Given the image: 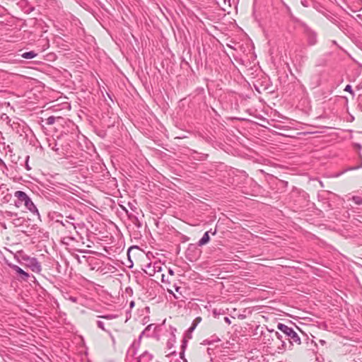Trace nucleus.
<instances>
[{"label":"nucleus","instance_id":"21","mask_svg":"<svg viewBox=\"0 0 362 362\" xmlns=\"http://www.w3.org/2000/svg\"><path fill=\"white\" fill-rule=\"evenodd\" d=\"M96 323H97V326L100 329H101L102 330H103L105 332H107V330L105 328V324L103 321L98 320Z\"/></svg>","mask_w":362,"mask_h":362},{"label":"nucleus","instance_id":"22","mask_svg":"<svg viewBox=\"0 0 362 362\" xmlns=\"http://www.w3.org/2000/svg\"><path fill=\"white\" fill-rule=\"evenodd\" d=\"M187 340L184 338L182 339V345H181V349H182V353H181V356L183 354L184 351H185V349H186L187 347Z\"/></svg>","mask_w":362,"mask_h":362},{"label":"nucleus","instance_id":"16","mask_svg":"<svg viewBox=\"0 0 362 362\" xmlns=\"http://www.w3.org/2000/svg\"><path fill=\"white\" fill-rule=\"evenodd\" d=\"M49 147L54 151H57L59 150L57 148V144L54 139L49 140Z\"/></svg>","mask_w":362,"mask_h":362},{"label":"nucleus","instance_id":"3","mask_svg":"<svg viewBox=\"0 0 362 362\" xmlns=\"http://www.w3.org/2000/svg\"><path fill=\"white\" fill-rule=\"evenodd\" d=\"M198 245L189 244L185 252L186 258L190 262L197 260L202 254V251L198 248Z\"/></svg>","mask_w":362,"mask_h":362},{"label":"nucleus","instance_id":"4","mask_svg":"<svg viewBox=\"0 0 362 362\" xmlns=\"http://www.w3.org/2000/svg\"><path fill=\"white\" fill-rule=\"evenodd\" d=\"M25 265L29 267L33 272L40 273L42 270L41 264L35 257H30L28 255L22 257Z\"/></svg>","mask_w":362,"mask_h":362},{"label":"nucleus","instance_id":"5","mask_svg":"<svg viewBox=\"0 0 362 362\" xmlns=\"http://www.w3.org/2000/svg\"><path fill=\"white\" fill-rule=\"evenodd\" d=\"M302 26L303 28V33L307 37L308 45L310 46L315 45L317 42L316 32L305 23L302 24Z\"/></svg>","mask_w":362,"mask_h":362},{"label":"nucleus","instance_id":"7","mask_svg":"<svg viewBox=\"0 0 362 362\" xmlns=\"http://www.w3.org/2000/svg\"><path fill=\"white\" fill-rule=\"evenodd\" d=\"M144 272L150 276H153L156 272L161 271V267L159 263H149L146 266V269H144Z\"/></svg>","mask_w":362,"mask_h":362},{"label":"nucleus","instance_id":"30","mask_svg":"<svg viewBox=\"0 0 362 362\" xmlns=\"http://www.w3.org/2000/svg\"><path fill=\"white\" fill-rule=\"evenodd\" d=\"M180 290H181V288H180V287H179V286H176V287H175V291H176L177 292L180 293H181V292H180Z\"/></svg>","mask_w":362,"mask_h":362},{"label":"nucleus","instance_id":"28","mask_svg":"<svg viewBox=\"0 0 362 362\" xmlns=\"http://www.w3.org/2000/svg\"><path fill=\"white\" fill-rule=\"evenodd\" d=\"M224 320H225V322H226V323H228V324H230V319H229L228 317H224Z\"/></svg>","mask_w":362,"mask_h":362},{"label":"nucleus","instance_id":"9","mask_svg":"<svg viewBox=\"0 0 362 362\" xmlns=\"http://www.w3.org/2000/svg\"><path fill=\"white\" fill-rule=\"evenodd\" d=\"M269 337H271L272 341L274 342V346L276 345L278 342L284 339L280 333L273 330L269 331Z\"/></svg>","mask_w":362,"mask_h":362},{"label":"nucleus","instance_id":"6","mask_svg":"<svg viewBox=\"0 0 362 362\" xmlns=\"http://www.w3.org/2000/svg\"><path fill=\"white\" fill-rule=\"evenodd\" d=\"M0 197L3 204L8 203L12 199V194L6 184L0 185Z\"/></svg>","mask_w":362,"mask_h":362},{"label":"nucleus","instance_id":"26","mask_svg":"<svg viewBox=\"0 0 362 362\" xmlns=\"http://www.w3.org/2000/svg\"><path fill=\"white\" fill-rule=\"evenodd\" d=\"M28 159H29V156H27L26 157V160H25V168H26V169L28 170H30L31 168H30V167L28 165Z\"/></svg>","mask_w":362,"mask_h":362},{"label":"nucleus","instance_id":"15","mask_svg":"<svg viewBox=\"0 0 362 362\" xmlns=\"http://www.w3.org/2000/svg\"><path fill=\"white\" fill-rule=\"evenodd\" d=\"M153 327V324L148 325L144 330L141 333L139 336V339H141L144 335H146L147 337L150 336L148 332L151 331V328Z\"/></svg>","mask_w":362,"mask_h":362},{"label":"nucleus","instance_id":"11","mask_svg":"<svg viewBox=\"0 0 362 362\" xmlns=\"http://www.w3.org/2000/svg\"><path fill=\"white\" fill-rule=\"evenodd\" d=\"M286 339L278 342V344L276 345H275L274 346H276V351L279 353V354H282L284 353L286 349H288V344H286Z\"/></svg>","mask_w":362,"mask_h":362},{"label":"nucleus","instance_id":"32","mask_svg":"<svg viewBox=\"0 0 362 362\" xmlns=\"http://www.w3.org/2000/svg\"><path fill=\"white\" fill-rule=\"evenodd\" d=\"M134 305V301H132V302L130 303V307H132V308Z\"/></svg>","mask_w":362,"mask_h":362},{"label":"nucleus","instance_id":"29","mask_svg":"<svg viewBox=\"0 0 362 362\" xmlns=\"http://www.w3.org/2000/svg\"><path fill=\"white\" fill-rule=\"evenodd\" d=\"M195 327H196V325H194L192 327H191L190 328H189V330H188V331H189V332H192V331L194 329Z\"/></svg>","mask_w":362,"mask_h":362},{"label":"nucleus","instance_id":"19","mask_svg":"<svg viewBox=\"0 0 362 362\" xmlns=\"http://www.w3.org/2000/svg\"><path fill=\"white\" fill-rule=\"evenodd\" d=\"M312 0H301L300 4L304 7H309L312 4Z\"/></svg>","mask_w":362,"mask_h":362},{"label":"nucleus","instance_id":"1","mask_svg":"<svg viewBox=\"0 0 362 362\" xmlns=\"http://www.w3.org/2000/svg\"><path fill=\"white\" fill-rule=\"evenodd\" d=\"M277 329L282 332L285 334L286 339L288 340V350L293 349V344H300V338L292 327L279 322L277 325Z\"/></svg>","mask_w":362,"mask_h":362},{"label":"nucleus","instance_id":"12","mask_svg":"<svg viewBox=\"0 0 362 362\" xmlns=\"http://www.w3.org/2000/svg\"><path fill=\"white\" fill-rule=\"evenodd\" d=\"M209 240H210V237L209 235V231H206V233H204L202 238L199 240L198 245L199 246L204 245L209 243Z\"/></svg>","mask_w":362,"mask_h":362},{"label":"nucleus","instance_id":"2","mask_svg":"<svg viewBox=\"0 0 362 362\" xmlns=\"http://www.w3.org/2000/svg\"><path fill=\"white\" fill-rule=\"evenodd\" d=\"M14 196L18 199L20 204H23L25 208L32 214L40 216V213L31 199L23 191H16Z\"/></svg>","mask_w":362,"mask_h":362},{"label":"nucleus","instance_id":"24","mask_svg":"<svg viewBox=\"0 0 362 362\" xmlns=\"http://www.w3.org/2000/svg\"><path fill=\"white\" fill-rule=\"evenodd\" d=\"M61 223L64 226H66V228H68L69 226H73L74 228H76V227L74 226V224L72 223H70L69 221H68L67 220L65 221V223L64 222H61Z\"/></svg>","mask_w":362,"mask_h":362},{"label":"nucleus","instance_id":"18","mask_svg":"<svg viewBox=\"0 0 362 362\" xmlns=\"http://www.w3.org/2000/svg\"><path fill=\"white\" fill-rule=\"evenodd\" d=\"M3 146H4V148L6 151V155L7 156L9 153V156L11 158L13 156V154H12L13 151H12L11 146L9 145H8L6 147L4 144H3Z\"/></svg>","mask_w":362,"mask_h":362},{"label":"nucleus","instance_id":"14","mask_svg":"<svg viewBox=\"0 0 362 362\" xmlns=\"http://www.w3.org/2000/svg\"><path fill=\"white\" fill-rule=\"evenodd\" d=\"M62 119V118L61 117L50 116L46 119L45 123L47 125H52L56 122V120H60Z\"/></svg>","mask_w":362,"mask_h":362},{"label":"nucleus","instance_id":"20","mask_svg":"<svg viewBox=\"0 0 362 362\" xmlns=\"http://www.w3.org/2000/svg\"><path fill=\"white\" fill-rule=\"evenodd\" d=\"M117 317V316L116 315H112V314L100 316V317L106 319V320H113V319H115Z\"/></svg>","mask_w":362,"mask_h":362},{"label":"nucleus","instance_id":"33","mask_svg":"<svg viewBox=\"0 0 362 362\" xmlns=\"http://www.w3.org/2000/svg\"><path fill=\"white\" fill-rule=\"evenodd\" d=\"M68 218H71V219H74V218H73V217H71V216H68Z\"/></svg>","mask_w":362,"mask_h":362},{"label":"nucleus","instance_id":"25","mask_svg":"<svg viewBox=\"0 0 362 362\" xmlns=\"http://www.w3.org/2000/svg\"><path fill=\"white\" fill-rule=\"evenodd\" d=\"M267 336H264V339H265V341H264V344H267L268 345H271L272 344V339L271 337L269 336L268 338H267Z\"/></svg>","mask_w":362,"mask_h":362},{"label":"nucleus","instance_id":"27","mask_svg":"<svg viewBox=\"0 0 362 362\" xmlns=\"http://www.w3.org/2000/svg\"><path fill=\"white\" fill-rule=\"evenodd\" d=\"M319 343L322 346L326 344V341L324 339H320Z\"/></svg>","mask_w":362,"mask_h":362},{"label":"nucleus","instance_id":"17","mask_svg":"<svg viewBox=\"0 0 362 362\" xmlns=\"http://www.w3.org/2000/svg\"><path fill=\"white\" fill-rule=\"evenodd\" d=\"M351 199L357 205L362 204V197L360 196H353Z\"/></svg>","mask_w":362,"mask_h":362},{"label":"nucleus","instance_id":"8","mask_svg":"<svg viewBox=\"0 0 362 362\" xmlns=\"http://www.w3.org/2000/svg\"><path fill=\"white\" fill-rule=\"evenodd\" d=\"M8 266L10 268H11L13 270H14L18 274H19V276L23 280H26L28 278L29 274L27 272H25V271H23L18 266H17L16 264H8Z\"/></svg>","mask_w":362,"mask_h":362},{"label":"nucleus","instance_id":"10","mask_svg":"<svg viewBox=\"0 0 362 362\" xmlns=\"http://www.w3.org/2000/svg\"><path fill=\"white\" fill-rule=\"evenodd\" d=\"M153 359V355L148 351H144L137 359V362H151Z\"/></svg>","mask_w":362,"mask_h":362},{"label":"nucleus","instance_id":"31","mask_svg":"<svg viewBox=\"0 0 362 362\" xmlns=\"http://www.w3.org/2000/svg\"><path fill=\"white\" fill-rule=\"evenodd\" d=\"M169 274L173 275L174 273H173V271L172 269H169Z\"/></svg>","mask_w":362,"mask_h":362},{"label":"nucleus","instance_id":"23","mask_svg":"<svg viewBox=\"0 0 362 362\" xmlns=\"http://www.w3.org/2000/svg\"><path fill=\"white\" fill-rule=\"evenodd\" d=\"M344 90L350 93L351 95H354V91L352 90V87L351 85L348 84L346 86Z\"/></svg>","mask_w":362,"mask_h":362},{"label":"nucleus","instance_id":"13","mask_svg":"<svg viewBox=\"0 0 362 362\" xmlns=\"http://www.w3.org/2000/svg\"><path fill=\"white\" fill-rule=\"evenodd\" d=\"M37 55V54L34 51L25 52L21 54V57H23L24 59H33Z\"/></svg>","mask_w":362,"mask_h":362}]
</instances>
